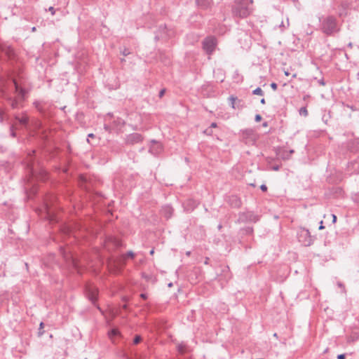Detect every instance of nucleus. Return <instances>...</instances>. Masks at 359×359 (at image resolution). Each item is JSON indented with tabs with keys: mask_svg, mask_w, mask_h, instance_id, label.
<instances>
[{
	"mask_svg": "<svg viewBox=\"0 0 359 359\" xmlns=\"http://www.w3.org/2000/svg\"><path fill=\"white\" fill-rule=\"evenodd\" d=\"M348 108H350L352 111H356L357 109L354 106H347Z\"/></svg>",
	"mask_w": 359,
	"mask_h": 359,
	"instance_id": "58",
	"label": "nucleus"
},
{
	"mask_svg": "<svg viewBox=\"0 0 359 359\" xmlns=\"http://www.w3.org/2000/svg\"><path fill=\"white\" fill-rule=\"evenodd\" d=\"M198 205V203L193 199H189L187 203V208L188 210H194Z\"/></svg>",
	"mask_w": 359,
	"mask_h": 359,
	"instance_id": "21",
	"label": "nucleus"
},
{
	"mask_svg": "<svg viewBox=\"0 0 359 359\" xmlns=\"http://www.w3.org/2000/svg\"><path fill=\"white\" fill-rule=\"evenodd\" d=\"M81 228V225L79 224H75L73 226H65L64 228V231H65V233H66L67 235H72V233H74V230L76 229H80Z\"/></svg>",
	"mask_w": 359,
	"mask_h": 359,
	"instance_id": "19",
	"label": "nucleus"
},
{
	"mask_svg": "<svg viewBox=\"0 0 359 359\" xmlns=\"http://www.w3.org/2000/svg\"><path fill=\"white\" fill-rule=\"evenodd\" d=\"M260 189L263 191V192H266L268 190V187L266 184H263L260 186Z\"/></svg>",
	"mask_w": 359,
	"mask_h": 359,
	"instance_id": "43",
	"label": "nucleus"
},
{
	"mask_svg": "<svg viewBox=\"0 0 359 359\" xmlns=\"http://www.w3.org/2000/svg\"><path fill=\"white\" fill-rule=\"evenodd\" d=\"M262 117L260 114H257L255 115V122H259L262 121Z\"/></svg>",
	"mask_w": 359,
	"mask_h": 359,
	"instance_id": "40",
	"label": "nucleus"
},
{
	"mask_svg": "<svg viewBox=\"0 0 359 359\" xmlns=\"http://www.w3.org/2000/svg\"><path fill=\"white\" fill-rule=\"evenodd\" d=\"M140 297L143 299H147L148 296L146 293H142L140 294Z\"/></svg>",
	"mask_w": 359,
	"mask_h": 359,
	"instance_id": "52",
	"label": "nucleus"
},
{
	"mask_svg": "<svg viewBox=\"0 0 359 359\" xmlns=\"http://www.w3.org/2000/svg\"><path fill=\"white\" fill-rule=\"evenodd\" d=\"M95 135L93 133H89L88 135V138H87L88 142L90 143V140H89L90 138H95Z\"/></svg>",
	"mask_w": 359,
	"mask_h": 359,
	"instance_id": "47",
	"label": "nucleus"
},
{
	"mask_svg": "<svg viewBox=\"0 0 359 359\" xmlns=\"http://www.w3.org/2000/svg\"><path fill=\"white\" fill-rule=\"evenodd\" d=\"M330 118V114H323V116H322V121L326 124L327 125L328 124V121Z\"/></svg>",
	"mask_w": 359,
	"mask_h": 359,
	"instance_id": "29",
	"label": "nucleus"
},
{
	"mask_svg": "<svg viewBox=\"0 0 359 359\" xmlns=\"http://www.w3.org/2000/svg\"><path fill=\"white\" fill-rule=\"evenodd\" d=\"M4 121V112L0 110V122L3 123Z\"/></svg>",
	"mask_w": 359,
	"mask_h": 359,
	"instance_id": "55",
	"label": "nucleus"
},
{
	"mask_svg": "<svg viewBox=\"0 0 359 359\" xmlns=\"http://www.w3.org/2000/svg\"><path fill=\"white\" fill-rule=\"evenodd\" d=\"M45 208H46L48 215H50V207H49V205L48 204V203H46Z\"/></svg>",
	"mask_w": 359,
	"mask_h": 359,
	"instance_id": "49",
	"label": "nucleus"
},
{
	"mask_svg": "<svg viewBox=\"0 0 359 359\" xmlns=\"http://www.w3.org/2000/svg\"><path fill=\"white\" fill-rule=\"evenodd\" d=\"M84 293L86 298L95 306L97 309L101 310L97 304L99 290L96 286L90 284H86L84 287Z\"/></svg>",
	"mask_w": 359,
	"mask_h": 359,
	"instance_id": "4",
	"label": "nucleus"
},
{
	"mask_svg": "<svg viewBox=\"0 0 359 359\" xmlns=\"http://www.w3.org/2000/svg\"><path fill=\"white\" fill-rule=\"evenodd\" d=\"M121 54L123 55V56H128V55L130 54V50L127 48H124L121 51Z\"/></svg>",
	"mask_w": 359,
	"mask_h": 359,
	"instance_id": "34",
	"label": "nucleus"
},
{
	"mask_svg": "<svg viewBox=\"0 0 359 359\" xmlns=\"http://www.w3.org/2000/svg\"><path fill=\"white\" fill-rule=\"evenodd\" d=\"M60 253L67 263L71 264L74 268L78 267L77 259L71 252L67 251L63 247H60Z\"/></svg>",
	"mask_w": 359,
	"mask_h": 359,
	"instance_id": "10",
	"label": "nucleus"
},
{
	"mask_svg": "<svg viewBox=\"0 0 359 359\" xmlns=\"http://www.w3.org/2000/svg\"><path fill=\"white\" fill-rule=\"evenodd\" d=\"M231 278V273L228 266L222 267L220 273L217 274L215 278L222 287L224 284L227 283Z\"/></svg>",
	"mask_w": 359,
	"mask_h": 359,
	"instance_id": "8",
	"label": "nucleus"
},
{
	"mask_svg": "<svg viewBox=\"0 0 359 359\" xmlns=\"http://www.w3.org/2000/svg\"><path fill=\"white\" fill-rule=\"evenodd\" d=\"M166 91V89L165 88H163L161 89L160 91H159V93H158V97L160 98L163 97V96L164 95Z\"/></svg>",
	"mask_w": 359,
	"mask_h": 359,
	"instance_id": "41",
	"label": "nucleus"
},
{
	"mask_svg": "<svg viewBox=\"0 0 359 359\" xmlns=\"http://www.w3.org/2000/svg\"><path fill=\"white\" fill-rule=\"evenodd\" d=\"M48 11H50L51 13V15H55V9L53 6H50L48 8Z\"/></svg>",
	"mask_w": 359,
	"mask_h": 359,
	"instance_id": "46",
	"label": "nucleus"
},
{
	"mask_svg": "<svg viewBox=\"0 0 359 359\" xmlns=\"http://www.w3.org/2000/svg\"><path fill=\"white\" fill-rule=\"evenodd\" d=\"M332 223L334 224L337 222V217L334 214H332Z\"/></svg>",
	"mask_w": 359,
	"mask_h": 359,
	"instance_id": "51",
	"label": "nucleus"
},
{
	"mask_svg": "<svg viewBox=\"0 0 359 359\" xmlns=\"http://www.w3.org/2000/svg\"><path fill=\"white\" fill-rule=\"evenodd\" d=\"M34 155H35V151H32V153L28 154V160H27V169H29L31 175L32 176L35 175L36 171L34 170Z\"/></svg>",
	"mask_w": 359,
	"mask_h": 359,
	"instance_id": "12",
	"label": "nucleus"
},
{
	"mask_svg": "<svg viewBox=\"0 0 359 359\" xmlns=\"http://www.w3.org/2000/svg\"><path fill=\"white\" fill-rule=\"evenodd\" d=\"M15 118L16 121H18V123L22 125V126L27 127L29 123V118L27 116L24 115L22 117H20L18 115L15 116Z\"/></svg>",
	"mask_w": 359,
	"mask_h": 359,
	"instance_id": "18",
	"label": "nucleus"
},
{
	"mask_svg": "<svg viewBox=\"0 0 359 359\" xmlns=\"http://www.w3.org/2000/svg\"><path fill=\"white\" fill-rule=\"evenodd\" d=\"M109 90L117 89L119 87V84L116 83L115 85L107 84Z\"/></svg>",
	"mask_w": 359,
	"mask_h": 359,
	"instance_id": "38",
	"label": "nucleus"
},
{
	"mask_svg": "<svg viewBox=\"0 0 359 359\" xmlns=\"http://www.w3.org/2000/svg\"><path fill=\"white\" fill-rule=\"evenodd\" d=\"M198 8L201 10H208L212 8V0H195Z\"/></svg>",
	"mask_w": 359,
	"mask_h": 359,
	"instance_id": "13",
	"label": "nucleus"
},
{
	"mask_svg": "<svg viewBox=\"0 0 359 359\" xmlns=\"http://www.w3.org/2000/svg\"><path fill=\"white\" fill-rule=\"evenodd\" d=\"M184 348H185V345H184V344H179V345L177 346V351H178L180 353H182V354H183V353H184V351H185Z\"/></svg>",
	"mask_w": 359,
	"mask_h": 359,
	"instance_id": "32",
	"label": "nucleus"
},
{
	"mask_svg": "<svg viewBox=\"0 0 359 359\" xmlns=\"http://www.w3.org/2000/svg\"><path fill=\"white\" fill-rule=\"evenodd\" d=\"M12 81L14 85V93L16 94L17 96L13 97L7 93H5L4 96L8 105L13 109H18L23 107V102L26 99L28 91L21 87L15 79H13Z\"/></svg>",
	"mask_w": 359,
	"mask_h": 359,
	"instance_id": "1",
	"label": "nucleus"
},
{
	"mask_svg": "<svg viewBox=\"0 0 359 359\" xmlns=\"http://www.w3.org/2000/svg\"><path fill=\"white\" fill-rule=\"evenodd\" d=\"M34 104L36 107V109L42 114H46V109L43 107V105H42V104L39 102V101H36L34 102Z\"/></svg>",
	"mask_w": 359,
	"mask_h": 359,
	"instance_id": "23",
	"label": "nucleus"
},
{
	"mask_svg": "<svg viewBox=\"0 0 359 359\" xmlns=\"http://www.w3.org/2000/svg\"><path fill=\"white\" fill-rule=\"evenodd\" d=\"M162 147L161 144L151 145L149 147V152L154 155H157L161 151Z\"/></svg>",
	"mask_w": 359,
	"mask_h": 359,
	"instance_id": "20",
	"label": "nucleus"
},
{
	"mask_svg": "<svg viewBox=\"0 0 359 359\" xmlns=\"http://www.w3.org/2000/svg\"><path fill=\"white\" fill-rule=\"evenodd\" d=\"M224 201L231 208L238 209L242 206L241 198L236 194L226 195Z\"/></svg>",
	"mask_w": 359,
	"mask_h": 359,
	"instance_id": "9",
	"label": "nucleus"
},
{
	"mask_svg": "<svg viewBox=\"0 0 359 359\" xmlns=\"http://www.w3.org/2000/svg\"><path fill=\"white\" fill-rule=\"evenodd\" d=\"M262 126L264 127V128L267 127L268 126V122L267 121L264 122L262 123Z\"/></svg>",
	"mask_w": 359,
	"mask_h": 359,
	"instance_id": "60",
	"label": "nucleus"
},
{
	"mask_svg": "<svg viewBox=\"0 0 359 359\" xmlns=\"http://www.w3.org/2000/svg\"><path fill=\"white\" fill-rule=\"evenodd\" d=\"M143 137L141 134L134 133L126 135L125 142L126 144L133 145L142 142Z\"/></svg>",
	"mask_w": 359,
	"mask_h": 359,
	"instance_id": "11",
	"label": "nucleus"
},
{
	"mask_svg": "<svg viewBox=\"0 0 359 359\" xmlns=\"http://www.w3.org/2000/svg\"><path fill=\"white\" fill-rule=\"evenodd\" d=\"M203 133H204L205 135H206L211 136V135H212V129L209 127V128H206L205 130H204Z\"/></svg>",
	"mask_w": 359,
	"mask_h": 359,
	"instance_id": "35",
	"label": "nucleus"
},
{
	"mask_svg": "<svg viewBox=\"0 0 359 359\" xmlns=\"http://www.w3.org/2000/svg\"><path fill=\"white\" fill-rule=\"evenodd\" d=\"M259 215L255 214L252 211L240 212L236 222L238 224L248 222L256 223L259 220Z\"/></svg>",
	"mask_w": 359,
	"mask_h": 359,
	"instance_id": "6",
	"label": "nucleus"
},
{
	"mask_svg": "<svg viewBox=\"0 0 359 359\" xmlns=\"http://www.w3.org/2000/svg\"><path fill=\"white\" fill-rule=\"evenodd\" d=\"M217 39L215 36H208L202 41V48L208 55H212L217 46Z\"/></svg>",
	"mask_w": 359,
	"mask_h": 359,
	"instance_id": "5",
	"label": "nucleus"
},
{
	"mask_svg": "<svg viewBox=\"0 0 359 359\" xmlns=\"http://www.w3.org/2000/svg\"><path fill=\"white\" fill-rule=\"evenodd\" d=\"M43 328H44V323L43 322H41L39 324V327L38 329V333H37L38 337H40L44 334L45 331H44Z\"/></svg>",
	"mask_w": 359,
	"mask_h": 359,
	"instance_id": "26",
	"label": "nucleus"
},
{
	"mask_svg": "<svg viewBox=\"0 0 359 359\" xmlns=\"http://www.w3.org/2000/svg\"><path fill=\"white\" fill-rule=\"evenodd\" d=\"M253 232H254V229L251 226H247V227H243V228L240 229V230L238 231V235L241 237V238L239 239V243L241 245H243L242 239L243 238V236H252Z\"/></svg>",
	"mask_w": 359,
	"mask_h": 359,
	"instance_id": "14",
	"label": "nucleus"
},
{
	"mask_svg": "<svg viewBox=\"0 0 359 359\" xmlns=\"http://www.w3.org/2000/svg\"><path fill=\"white\" fill-rule=\"evenodd\" d=\"M260 103L262 104H265V103H266L265 99L264 98L261 99Z\"/></svg>",
	"mask_w": 359,
	"mask_h": 359,
	"instance_id": "61",
	"label": "nucleus"
},
{
	"mask_svg": "<svg viewBox=\"0 0 359 359\" xmlns=\"http://www.w3.org/2000/svg\"><path fill=\"white\" fill-rule=\"evenodd\" d=\"M208 262H209V258H208V257H206V259H205V262H204V264H208V263H209Z\"/></svg>",
	"mask_w": 359,
	"mask_h": 359,
	"instance_id": "63",
	"label": "nucleus"
},
{
	"mask_svg": "<svg viewBox=\"0 0 359 359\" xmlns=\"http://www.w3.org/2000/svg\"><path fill=\"white\" fill-rule=\"evenodd\" d=\"M222 227H223V226H222V224L221 223H219V224H218V226H217V229H218L219 231H221V230H222Z\"/></svg>",
	"mask_w": 359,
	"mask_h": 359,
	"instance_id": "59",
	"label": "nucleus"
},
{
	"mask_svg": "<svg viewBox=\"0 0 359 359\" xmlns=\"http://www.w3.org/2000/svg\"><path fill=\"white\" fill-rule=\"evenodd\" d=\"M161 59L163 61V62H165V65H169L170 62V59L166 56H163V55H161Z\"/></svg>",
	"mask_w": 359,
	"mask_h": 359,
	"instance_id": "37",
	"label": "nucleus"
},
{
	"mask_svg": "<svg viewBox=\"0 0 359 359\" xmlns=\"http://www.w3.org/2000/svg\"><path fill=\"white\" fill-rule=\"evenodd\" d=\"M299 114L300 116L306 117L309 115V112L306 107H302L299 109Z\"/></svg>",
	"mask_w": 359,
	"mask_h": 359,
	"instance_id": "25",
	"label": "nucleus"
},
{
	"mask_svg": "<svg viewBox=\"0 0 359 359\" xmlns=\"http://www.w3.org/2000/svg\"><path fill=\"white\" fill-rule=\"evenodd\" d=\"M109 241L112 243L114 246L117 249L121 248L123 246L122 241L118 238H110Z\"/></svg>",
	"mask_w": 359,
	"mask_h": 359,
	"instance_id": "22",
	"label": "nucleus"
},
{
	"mask_svg": "<svg viewBox=\"0 0 359 359\" xmlns=\"http://www.w3.org/2000/svg\"><path fill=\"white\" fill-rule=\"evenodd\" d=\"M135 257V254L133 251L129 250L126 254L121 256L122 259L125 260L126 258L134 259Z\"/></svg>",
	"mask_w": 359,
	"mask_h": 359,
	"instance_id": "24",
	"label": "nucleus"
},
{
	"mask_svg": "<svg viewBox=\"0 0 359 359\" xmlns=\"http://www.w3.org/2000/svg\"><path fill=\"white\" fill-rule=\"evenodd\" d=\"M243 134L245 137H250L253 134V131L251 129H247L243 132Z\"/></svg>",
	"mask_w": 359,
	"mask_h": 359,
	"instance_id": "30",
	"label": "nucleus"
},
{
	"mask_svg": "<svg viewBox=\"0 0 359 359\" xmlns=\"http://www.w3.org/2000/svg\"><path fill=\"white\" fill-rule=\"evenodd\" d=\"M270 86L271 88L273 90H276L277 88H278V85L275 82H272L271 84H270Z\"/></svg>",
	"mask_w": 359,
	"mask_h": 359,
	"instance_id": "42",
	"label": "nucleus"
},
{
	"mask_svg": "<svg viewBox=\"0 0 359 359\" xmlns=\"http://www.w3.org/2000/svg\"><path fill=\"white\" fill-rule=\"evenodd\" d=\"M346 358V354H339L337 355V359H345Z\"/></svg>",
	"mask_w": 359,
	"mask_h": 359,
	"instance_id": "50",
	"label": "nucleus"
},
{
	"mask_svg": "<svg viewBox=\"0 0 359 359\" xmlns=\"http://www.w3.org/2000/svg\"><path fill=\"white\" fill-rule=\"evenodd\" d=\"M229 104L233 109L239 108L240 107H242V102L243 101L241 100H239L236 96L231 95L229 97Z\"/></svg>",
	"mask_w": 359,
	"mask_h": 359,
	"instance_id": "16",
	"label": "nucleus"
},
{
	"mask_svg": "<svg viewBox=\"0 0 359 359\" xmlns=\"http://www.w3.org/2000/svg\"><path fill=\"white\" fill-rule=\"evenodd\" d=\"M104 129L107 132H111V127L107 124L104 125Z\"/></svg>",
	"mask_w": 359,
	"mask_h": 359,
	"instance_id": "48",
	"label": "nucleus"
},
{
	"mask_svg": "<svg viewBox=\"0 0 359 359\" xmlns=\"http://www.w3.org/2000/svg\"><path fill=\"white\" fill-rule=\"evenodd\" d=\"M142 340V337L140 334H136L133 339V344L137 345L140 344Z\"/></svg>",
	"mask_w": 359,
	"mask_h": 359,
	"instance_id": "28",
	"label": "nucleus"
},
{
	"mask_svg": "<svg viewBox=\"0 0 359 359\" xmlns=\"http://www.w3.org/2000/svg\"><path fill=\"white\" fill-rule=\"evenodd\" d=\"M280 165H274L271 167V170L274 171H278L280 170Z\"/></svg>",
	"mask_w": 359,
	"mask_h": 359,
	"instance_id": "44",
	"label": "nucleus"
},
{
	"mask_svg": "<svg viewBox=\"0 0 359 359\" xmlns=\"http://www.w3.org/2000/svg\"><path fill=\"white\" fill-rule=\"evenodd\" d=\"M1 50L10 60L14 59L15 53L14 49L11 46H5L2 47Z\"/></svg>",
	"mask_w": 359,
	"mask_h": 359,
	"instance_id": "17",
	"label": "nucleus"
},
{
	"mask_svg": "<svg viewBox=\"0 0 359 359\" xmlns=\"http://www.w3.org/2000/svg\"><path fill=\"white\" fill-rule=\"evenodd\" d=\"M252 94L257 95H264V91L262 90L260 87H257V88L252 90Z\"/></svg>",
	"mask_w": 359,
	"mask_h": 359,
	"instance_id": "27",
	"label": "nucleus"
},
{
	"mask_svg": "<svg viewBox=\"0 0 359 359\" xmlns=\"http://www.w3.org/2000/svg\"><path fill=\"white\" fill-rule=\"evenodd\" d=\"M10 135L12 137H16V133L15 131V126L13 125H11L10 126Z\"/></svg>",
	"mask_w": 359,
	"mask_h": 359,
	"instance_id": "31",
	"label": "nucleus"
},
{
	"mask_svg": "<svg viewBox=\"0 0 359 359\" xmlns=\"http://www.w3.org/2000/svg\"><path fill=\"white\" fill-rule=\"evenodd\" d=\"M109 334V335H111V336H117L119 334V332L116 329H112L110 330Z\"/></svg>",
	"mask_w": 359,
	"mask_h": 359,
	"instance_id": "36",
	"label": "nucleus"
},
{
	"mask_svg": "<svg viewBox=\"0 0 359 359\" xmlns=\"http://www.w3.org/2000/svg\"><path fill=\"white\" fill-rule=\"evenodd\" d=\"M297 238L299 242L306 247L311 245L315 240V238L311 235L309 229L305 228L301 229L297 233Z\"/></svg>",
	"mask_w": 359,
	"mask_h": 359,
	"instance_id": "7",
	"label": "nucleus"
},
{
	"mask_svg": "<svg viewBox=\"0 0 359 359\" xmlns=\"http://www.w3.org/2000/svg\"><path fill=\"white\" fill-rule=\"evenodd\" d=\"M123 309L124 310H127V309H128V305H127L126 304H123Z\"/></svg>",
	"mask_w": 359,
	"mask_h": 359,
	"instance_id": "64",
	"label": "nucleus"
},
{
	"mask_svg": "<svg viewBox=\"0 0 359 359\" xmlns=\"http://www.w3.org/2000/svg\"><path fill=\"white\" fill-rule=\"evenodd\" d=\"M252 0H235L231 7L232 15L235 18H245L252 11Z\"/></svg>",
	"mask_w": 359,
	"mask_h": 359,
	"instance_id": "2",
	"label": "nucleus"
},
{
	"mask_svg": "<svg viewBox=\"0 0 359 359\" xmlns=\"http://www.w3.org/2000/svg\"><path fill=\"white\" fill-rule=\"evenodd\" d=\"M217 123L215 122H212L211 124H210V128L212 129V128H217Z\"/></svg>",
	"mask_w": 359,
	"mask_h": 359,
	"instance_id": "56",
	"label": "nucleus"
},
{
	"mask_svg": "<svg viewBox=\"0 0 359 359\" xmlns=\"http://www.w3.org/2000/svg\"><path fill=\"white\" fill-rule=\"evenodd\" d=\"M150 142H151V145H155V144L158 145V144H161L158 142H157V141H156V140H151Z\"/></svg>",
	"mask_w": 359,
	"mask_h": 359,
	"instance_id": "53",
	"label": "nucleus"
},
{
	"mask_svg": "<svg viewBox=\"0 0 359 359\" xmlns=\"http://www.w3.org/2000/svg\"><path fill=\"white\" fill-rule=\"evenodd\" d=\"M149 254L151 255H153L154 254V248H152L150 251H149Z\"/></svg>",
	"mask_w": 359,
	"mask_h": 359,
	"instance_id": "62",
	"label": "nucleus"
},
{
	"mask_svg": "<svg viewBox=\"0 0 359 359\" xmlns=\"http://www.w3.org/2000/svg\"><path fill=\"white\" fill-rule=\"evenodd\" d=\"M294 152V151L293 149H291V150H290V151H289V153H288V154H287L286 155H285V154H284V155L282 156V158H283V159H288V158H290V154H293Z\"/></svg>",
	"mask_w": 359,
	"mask_h": 359,
	"instance_id": "39",
	"label": "nucleus"
},
{
	"mask_svg": "<svg viewBox=\"0 0 359 359\" xmlns=\"http://www.w3.org/2000/svg\"><path fill=\"white\" fill-rule=\"evenodd\" d=\"M122 301L124 302H127L128 301V297L126 296H124L122 297Z\"/></svg>",
	"mask_w": 359,
	"mask_h": 359,
	"instance_id": "57",
	"label": "nucleus"
},
{
	"mask_svg": "<svg viewBox=\"0 0 359 359\" xmlns=\"http://www.w3.org/2000/svg\"><path fill=\"white\" fill-rule=\"evenodd\" d=\"M324 229H325V226L323 225V221H320L318 229L319 230H323Z\"/></svg>",
	"mask_w": 359,
	"mask_h": 359,
	"instance_id": "54",
	"label": "nucleus"
},
{
	"mask_svg": "<svg viewBox=\"0 0 359 359\" xmlns=\"http://www.w3.org/2000/svg\"><path fill=\"white\" fill-rule=\"evenodd\" d=\"M318 83H319V85H320V86H325V80H324V79H323V78H322V79H320L318 80Z\"/></svg>",
	"mask_w": 359,
	"mask_h": 359,
	"instance_id": "45",
	"label": "nucleus"
},
{
	"mask_svg": "<svg viewBox=\"0 0 359 359\" xmlns=\"http://www.w3.org/2000/svg\"><path fill=\"white\" fill-rule=\"evenodd\" d=\"M174 212V209L170 205H165L162 207L161 210V213L163 217H164L166 219H169L172 217Z\"/></svg>",
	"mask_w": 359,
	"mask_h": 359,
	"instance_id": "15",
	"label": "nucleus"
},
{
	"mask_svg": "<svg viewBox=\"0 0 359 359\" xmlns=\"http://www.w3.org/2000/svg\"><path fill=\"white\" fill-rule=\"evenodd\" d=\"M320 22L322 32L327 36H332L339 32L337 20L333 15L320 18Z\"/></svg>",
	"mask_w": 359,
	"mask_h": 359,
	"instance_id": "3",
	"label": "nucleus"
},
{
	"mask_svg": "<svg viewBox=\"0 0 359 359\" xmlns=\"http://www.w3.org/2000/svg\"><path fill=\"white\" fill-rule=\"evenodd\" d=\"M353 202L359 205V193L354 194L352 196Z\"/></svg>",
	"mask_w": 359,
	"mask_h": 359,
	"instance_id": "33",
	"label": "nucleus"
}]
</instances>
